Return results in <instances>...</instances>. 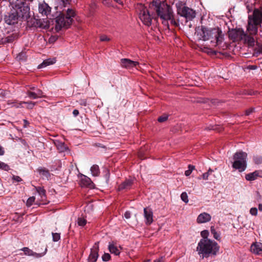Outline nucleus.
<instances>
[{"label": "nucleus", "instance_id": "obj_1", "mask_svg": "<svg viewBox=\"0 0 262 262\" xmlns=\"http://www.w3.org/2000/svg\"><path fill=\"white\" fill-rule=\"evenodd\" d=\"M198 34L201 39L209 41V46L224 49V34L219 28H208L202 26Z\"/></svg>", "mask_w": 262, "mask_h": 262}, {"label": "nucleus", "instance_id": "obj_2", "mask_svg": "<svg viewBox=\"0 0 262 262\" xmlns=\"http://www.w3.org/2000/svg\"><path fill=\"white\" fill-rule=\"evenodd\" d=\"M30 11L29 7L24 2L17 0L12 4V9L5 15L4 19L8 25H14L19 20L27 17Z\"/></svg>", "mask_w": 262, "mask_h": 262}, {"label": "nucleus", "instance_id": "obj_3", "mask_svg": "<svg viewBox=\"0 0 262 262\" xmlns=\"http://www.w3.org/2000/svg\"><path fill=\"white\" fill-rule=\"evenodd\" d=\"M220 247L215 241L210 239H201L196 248L199 254H202L203 258L208 257L210 255H215Z\"/></svg>", "mask_w": 262, "mask_h": 262}, {"label": "nucleus", "instance_id": "obj_4", "mask_svg": "<svg viewBox=\"0 0 262 262\" xmlns=\"http://www.w3.org/2000/svg\"><path fill=\"white\" fill-rule=\"evenodd\" d=\"M247 154L245 152L239 151L235 152L233 155L232 167L239 172L244 171L247 167Z\"/></svg>", "mask_w": 262, "mask_h": 262}, {"label": "nucleus", "instance_id": "obj_5", "mask_svg": "<svg viewBox=\"0 0 262 262\" xmlns=\"http://www.w3.org/2000/svg\"><path fill=\"white\" fill-rule=\"evenodd\" d=\"M178 13L185 18L186 21L192 20L196 16L195 11L185 6V4L179 2L176 4Z\"/></svg>", "mask_w": 262, "mask_h": 262}, {"label": "nucleus", "instance_id": "obj_6", "mask_svg": "<svg viewBox=\"0 0 262 262\" xmlns=\"http://www.w3.org/2000/svg\"><path fill=\"white\" fill-rule=\"evenodd\" d=\"M139 17L141 21L146 26H149L151 25L152 17L146 7L143 5H140L138 8Z\"/></svg>", "mask_w": 262, "mask_h": 262}, {"label": "nucleus", "instance_id": "obj_7", "mask_svg": "<svg viewBox=\"0 0 262 262\" xmlns=\"http://www.w3.org/2000/svg\"><path fill=\"white\" fill-rule=\"evenodd\" d=\"M149 7L160 17L162 20V23H164V1L152 0L149 4Z\"/></svg>", "mask_w": 262, "mask_h": 262}, {"label": "nucleus", "instance_id": "obj_8", "mask_svg": "<svg viewBox=\"0 0 262 262\" xmlns=\"http://www.w3.org/2000/svg\"><path fill=\"white\" fill-rule=\"evenodd\" d=\"M55 29L57 32H59L62 28H68L71 25V20L67 19L64 14L60 13L55 18Z\"/></svg>", "mask_w": 262, "mask_h": 262}, {"label": "nucleus", "instance_id": "obj_9", "mask_svg": "<svg viewBox=\"0 0 262 262\" xmlns=\"http://www.w3.org/2000/svg\"><path fill=\"white\" fill-rule=\"evenodd\" d=\"M165 20H167V28H169V24L174 26H178L179 23L174 18L173 12L169 5H165Z\"/></svg>", "mask_w": 262, "mask_h": 262}, {"label": "nucleus", "instance_id": "obj_10", "mask_svg": "<svg viewBox=\"0 0 262 262\" xmlns=\"http://www.w3.org/2000/svg\"><path fill=\"white\" fill-rule=\"evenodd\" d=\"M244 36H245V33L241 28L232 29L229 32V38L233 41L243 40Z\"/></svg>", "mask_w": 262, "mask_h": 262}, {"label": "nucleus", "instance_id": "obj_11", "mask_svg": "<svg viewBox=\"0 0 262 262\" xmlns=\"http://www.w3.org/2000/svg\"><path fill=\"white\" fill-rule=\"evenodd\" d=\"M98 242L95 243L91 249V252L88 257V262H96L98 258L99 254Z\"/></svg>", "mask_w": 262, "mask_h": 262}, {"label": "nucleus", "instance_id": "obj_12", "mask_svg": "<svg viewBox=\"0 0 262 262\" xmlns=\"http://www.w3.org/2000/svg\"><path fill=\"white\" fill-rule=\"evenodd\" d=\"M51 10V8L49 5L45 2L40 3L38 5L39 12L42 15L48 16L50 14Z\"/></svg>", "mask_w": 262, "mask_h": 262}, {"label": "nucleus", "instance_id": "obj_13", "mask_svg": "<svg viewBox=\"0 0 262 262\" xmlns=\"http://www.w3.org/2000/svg\"><path fill=\"white\" fill-rule=\"evenodd\" d=\"M121 66L122 68L130 69L139 64L137 61H134L127 58H122L120 60Z\"/></svg>", "mask_w": 262, "mask_h": 262}, {"label": "nucleus", "instance_id": "obj_14", "mask_svg": "<svg viewBox=\"0 0 262 262\" xmlns=\"http://www.w3.org/2000/svg\"><path fill=\"white\" fill-rule=\"evenodd\" d=\"M80 185L82 187H86L91 189L95 187V184L91 179L87 176L82 175L80 180Z\"/></svg>", "mask_w": 262, "mask_h": 262}, {"label": "nucleus", "instance_id": "obj_15", "mask_svg": "<svg viewBox=\"0 0 262 262\" xmlns=\"http://www.w3.org/2000/svg\"><path fill=\"white\" fill-rule=\"evenodd\" d=\"M134 180L132 179H126L124 181L122 182L119 186L117 188L118 191H121L123 190H128L129 189L133 184Z\"/></svg>", "mask_w": 262, "mask_h": 262}, {"label": "nucleus", "instance_id": "obj_16", "mask_svg": "<svg viewBox=\"0 0 262 262\" xmlns=\"http://www.w3.org/2000/svg\"><path fill=\"white\" fill-rule=\"evenodd\" d=\"M144 216L145 219V224L150 225L153 222V213L149 208H144Z\"/></svg>", "mask_w": 262, "mask_h": 262}, {"label": "nucleus", "instance_id": "obj_17", "mask_svg": "<svg viewBox=\"0 0 262 262\" xmlns=\"http://www.w3.org/2000/svg\"><path fill=\"white\" fill-rule=\"evenodd\" d=\"M251 251L256 255H259L262 253V243L255 242L251 246Z\"/></svg>", "mask_w": 262, "mask_h": 262}, {"label": "nucleus", "instance_id": "obj_18", "mask_svg": "<svg viewBox=\"0 0 262 262\" xmlns=\"http://www.w3.org/2000/svg\"><path fill=\"white\" fill-rule=\"evenodd\" d=\"M261 174H262V171L255 170L253 172L246 174L245 179L247 181H252L256 180L258 177H262Z\"/></svg>", "mask_w": 262, "mask_h": 262}, {"label": "nucleus", "instance_id": "obj_19", "mask_svg": "<svg viewBox=\"0 0 262 262\" xmlns=\"http://www.w3.org/2000/svg\"><path fill=\"white\" fill-rule=\"evenodd\" d=\"M21 250L24 252V253L26 255H28L29 256H35L36 257H40L43 256L46 254V253L47 251V248H46L45 251L41 253H37L34 252L33 251L29 249L27 247H24Z\"/></svg>", "mask_w": 262, "mask_h": 262}, {"label": "nucleus", "instance_id": "obj_20", "mask_svg": "<svg viewBox=\"0 0 262 262\" xmlns=\"http://www.w3.org/2000/svg\"><path fill=\"white\" fill-rule=\"evenodd\" d=\"M211 215L207 213L203 212L199 215L197 218L198 223H204L209 222L211 220Z\"/></svg>", "mask_w": 262, "mask_h": 262}, {"label": "nucleus", "instance_id": "obj_21", "mask_svg": "<svg viewBox=\"0 0 262 262\" xmlns=\"http://www.w3.org/2000/svg\"><path fill=\"white\" fill-rule=\"evenodd\" d=\"M37 171L43 179L48 180L50 177L49 170L45 167H40L37 169Z\"/></svg>", "mask_w": 262, "mask_h": 262}, {"label": "nucleus", "instance_id": "obj_22", "mask_svg": "<svg viewBox=\"0 0 262 262\" xmlns=\"http://www.w3.org/2000/svg\"><path fill=\"white\" fill-rule=\"evenodd\" d=\"M30 23L33 27L36 28H45L46 25H44L43 21L40 19H36L32 18L30 19Z\"/></svg>", "mask_w": 262, "mask_h": 262}, {"label": "nucleus", "instance_id": "obj_23", "mask_svg": "<svg viewBox=\"0 0 262 262\" xmlns=\"http://www.w3.org/2000/svg\"><path fill=\"white\" fill-rule=\"evenodd\" d=\"M56 58H48L44 60L43 62L38 66V69L46 67L48 66L52 65L56 62Z\"/></svg>", "mask_w": 262, "mask_h": 262}, {"label": "nucleus", "instance_id": "obj_24", "mask_svg": "<svg viewBox=\"0 0 262 262\" xmlns=\"http://www.w3.org/2000/svg\"><path fill=\"white\" fill-rule=\"evenodd\" d=\"M108 248L110 252L115 255H119L120 253L119 249L114 244L110 243Z\"/></svg>", "mask_w": 262, "mask_h": 262}, {"label": "nucleus", "instance_id": "obj_25", "mask_svg": "<svg viewBox=\"0 0 262 262\" xmlns=\"http://www.w3.org/2000/svg\"><path fill=\"white\" fill-rule=\"evenodd\" d=\"M90 170L92 176L94 177H98L100 173L99 166L96 164L93 165L91 167Z\"/></svg>", "mask_w": 262, "mask_h": 262}, {"label": "nucleus", "instance_id": "obj_26", "mask_svg": "<svg viewBox=\"0 0 262 262\" xmlns=\"http://www.w3.org/2000/svg\"><path fill=\"white\" fill-rule=\"evenodd\" d=\"M55 144L60 152H64L67 149L64 143L57 141Z\"/></svg>", "mask_w": 262, "mask_h": 262}, {"label": "nucleus", "instance_id": "obj_27", "mask_svg": "<svg viewBox=\"0 0 262 262\" xmlns=\"http://www.w3.org/2000/svg\"><path fill=\"white\" fill-rule=\"evenodd\" d=\"M75 15V13L74 11L72 9L68 8L67 10V15L66 17V18L67 19H70L71 20V24L72 23L73 21V17H74Z\"/></svg>", "mask_w": 262, "mask_h": 262}, {"label": "nucleus", "instance_id": "obj_28", "mask_svg": "<svg viewBox=\"0 0 262 262\" xmlns=\"http://www.w3.org/2000/svg\"><path fill=\"white\" fill-rule=\"evenodd\" d=\"M243 40H244L246 42H247L249 46H253L254 44V39L253 37L250 36L245 33V36L243 37Z\"/></svg>", "mask_w": 262, "mask_h": 262}, {"label": "nucleus", "instance_id": "obj_29", "mask_svg": "<svg viewBox=\"0 0 262 262\" xmlns=\"http://www.w3.org/2000/svg\"><path fill=\"white\" fill-rule=\"evenodd\" d=\"M35 189L42 200L43 198H46V190L43 188L37 187H35Z\"/></svg>", "mask_w": 262, "mask_h": 262}, {"label": "nucleus", "instance_id": "obj_30", "mask_svg": "<svg viewBox=\"0 0 262 262\" xmlns=\"http://www.w3.org/2000/svg\"><path fill=\"white\" fill-rule=\"evenodd\" d=\"M210 231L212 234L213 235V237L216 240L219 241L220 239V234L217 233L214 227L213 226H211L210 228Z\"/></svg>", "mask_w": 262, "mask_h": 262}, {"label": "nucleus", "instance_id": "obj_31", "mask_svg": "<svg viewBox=\"0 0 262 262\" xmlns=\"http://www.w3.org/2000/svg\"><path fill=\"white\" fill-rule=\"evenodd\" d=\"M18 37L16 34H13L11 35L8 36L5 38V41L10 43L12 42L15 39Z\"/></svg>", "mask_w": 262, "mask_h": 262}, {"label": "nucleus", "instance_id": "obj_32", "mask_svg": "<svg viewBox=\"0 0 262 262\" xmlns=\"http://www.w3.org/2000/svg\"><path fill=\"white\" fill-rule=\"evenodd\" d=\"M23 103L21 102V103H17L16 102H15V101H12L11 100H9L8 102V104L9 105H11L12 107H14L15 108H19V107H22V104Z\"/></svg>", "mask_w": 262, "mask_h": 262}, {"label": "nucleus", "instance_id": "obj_33", "mask_svg": "<svg viewBox=\"0 0 262 262\" xmlns=\"http://www.w3.org/2000/svg\"><path fill=\"white\" fill-rule=\"evenodd\" d=\"M52 240L54 242L59 241L60 239V234L59 233H52Z\"/></svg>", "mask_w": 262, "mask_h": 262}, {"label": "nucleus", "instance_id": "obj_34", "mask_svg": "<svg viewBox=\"0 0 262 262\" xmlns=\"http://www.w3.org/2000/svg\"><path fill=\"white\" fill-rule=\"evenodd\" d=\"M253 160L256 164L259 165L262 164V157L260 156H256L253 157Z\"/></svg>", "mask_w": 262, "mask_h": 262}, {"label": "nucleus", "instance_id": "obj_35", "mask_svg": "<svg viewBox=\"0 0 262 262\" xmlns=\"http://www.w3.org/2000/svg\"><path fill=\"white\" fill-rule=\"evenodd\" d=\"M212 172H213V170H212L211 168H209L207 172L204 173L202 174V179L203 180H208L209 175H210Z\"/></svg>", "mask_w": 262, "mask_h": 262}, {"label": "nucleus", "instance_id": "obj_36", "mask_svg": "<svg viewBox=\"0 0 262 262\" xmlns=\"http://www.w3.org/2000/svg\"><path fill=\"white\" fill-rule=\"evenodd\" d=\"M26 94L28 95V96L31 99H35L37 98V97L36 96L37 95L35 94V92H31L30 91H27L26 92Z\"/></svg>", "mask_w": 262, "mask_h": 262}, {"label": "nucleus", "instance_id": "obj_37", "mask_svg": "<svg viewBox=\"0 0 262 262\" xmlns=\"http://www.w3.org/2000/svg\"><path fill=\"white\" fill-rule=\"evenodd\" d=\"M77 224L80 226H84L86 224V220L84 218L78 217L77 219Z\"/></svg>", "mask_w": 262, "mask_h": 262}, {"label": "nucleus", "instance_id": "obj_38", "mask_svg": "<svg viewBox=\"0 0 262 262\" xmlns=\"http://www.w3.org/2000/svg\"><path fill=\"white\" fill-rule=\"evenodd\" d=\"M0 169H2L6 171H8L10 170V168L8 165L3 162L0 161Z\"/></svg>", "mask_w": 262, "mask_h": 262}, {"label": "nucleus", "instance_id": "obj_39", "mask_svg": "<svg viewBox=\"0 0 262 262\" xmlns=\"http://www.w3.org/2000/svg\"><path fill=\"white\" fill-rule=\"evenodd\" d=\"M188 169L185 171V174L186 176H189L191 173L192 170L194 169V166L191 165H188Z\"/></svg>", "mask_w": 262, "mask_h": 262}, {"label": "nucleus", "instance_id": "obj_40", "mask_svg": "<svg viewBox=\"0 0 262 262\" xmlns=\"http://www.w3.org/2000/svg\"><path fill=\"white\" fill-rule=\"evenodd\" d=\"M181 200L185 203H187L188 202V195L186 192H183L181 193Z\"/></svg>", "mask_w": 262, "mask_h": 262}, {"label": "nucleus", "instance_id": "obj_41", "mask_svg": "<svg viewBox=\"0 0 262 262\" xmlns=\"http://www.w3.org/2000/svg\"><path fill=\"white\" fill-rule=\"evenodd\" d=\"M35 198L34 196H31L28 199L26 205L27 206H31L34 202L35 201Z\"/></svg>", "mask_w": 262, "mask_h": 262}, {"label": "nucleus", "instance_id": "obj_42", "mask_svg": "<svg viewBox=\"0 0 262 262\" xmlns=\"http://www.w3.org/2000/svg\"><path fill=\"white\" fill-rule=\"evenodd\" d=\"M111 258V255L109 253H105L102 256V259L104 261H107L110 260Z\"/></svg>", "mask_w": 262, "mask_h": 262}, {"label": "nucleus", "instance_id": "obj_43", "mask_svg": "<svg viewBox=\"0 0 262 262\" xmlns=\"http://www.w3.org/2000/svg\"><path fill=\"white\" fill-rule=\"evenodd\" d=\"M35 92L37 95L36 96H37V98H42V97H44V96L43 95V92L41 90L36 89V92Z\"/></svg>", "mask_w": 262, "mask_h": 262}, {"label": "nucleus", "instance_id": "obj_44", "mask_svg": "<svg viewBox=\"0 0 262 262\" xmlns=\"http://www.w3.org/2000/svg\"><path fill=\"white\" fill-rule=\"evenodd\" d=\"M201 236L203 237V239H208L207 238L208 235H209V232L208 231V230H203L201 232Z\"/></svg>", "mask_w": 262, "mask_h": 262}, {"label": "nucleus", "instance_id": "obj_45", "mask_svg": "<svg viewBox=\"0 0 262 262\" xmlns=\"http://www.w3.org/2000/svg\"><path fill=\"white\" fill-rule=\"evenodd\" d=\"M250 213L252 215H256L257 214V209L255 207L251 208L250 210Z\"/></svg>", "mask_w": 262, "mask_h": 262}, {"label": "nucleus", "instance_id": "obj_46", "mask_svg": "<svg viewBox=\"0 0 262 262\" xmlns=\"http://www.w3.org/2000/svg\"><path fill=\"white\" fill-rule=\"evenodd\" d=\"M255 111V108L251 107L247 110L246 111V115L248 116L250 114H251L252 113L254 112Z\"/></svg>", "mask_w": 262, "mask_h": 262}, {"label": "nucleus", "instance_id": "obj_47", "mask_svg": "<svg viewBox=\"0 0 262 262\" xmlns=\"http://www.w3.org/2000/svg\"><path fill=\"white\" fill-rule=\"evenodd\" d=\"M12 179L13 180L17 182H20L23 181L22 179L20 177L17 176H13Z\"/></svg>", "mask_w": 262, "mask_h": 262}, {"label": "nucleus", "instance_id": "obj_48", "mask_svg": "<svg viewBox=\"0 0 262 262\" xmlns=\"http://www.w3.org/2000/svg\"><path fill=\"white\" fill-rule=\"evenodd\" d=\"M100 39L101 41H109L110 39L105 35H102L100 36Z\"/></svg>", "mask_w": 262, "mask_h": 262}, {"label": "nucleus", "instance_id": "obj_49", "mask_svg": "<svg viewBox=\"0 0 262 262\" xmlns=\"http://www.w3.org/2000/svg\"><path fill=\"white\" fill-rule=\"evenodd\" d=\"M23 103H26V104H29V107L30 108H32L35 104V102H23Z\"/></svg>", "mask_w": 262, "mask_h": 262}, {"label": "nucleus", "instance_id": "obj_50", "mask_svg": "<svg viewBox=\"0 0 262 262\" xmlns=\"http://www.w3.org/2000/svg\"><path fill=\"white\" fill-rule=\"evenodd\" d=\"M130 215H131V214H130V211H126L125 213H124V216L125 219H128L130 217Z\"/></svg>", "mask_w": 262, "mask_h": 262}, {"label": "nucleus", "instance_id": "obj_51", "mask_svg": "<svg viewBox=\"0 0 262 262\" xmlns=\"http://www.w3.org/2000/svg\"><path fill=\"white\" fill-rule=\"evenodd\" d=\"M144 262H151V261L150 260H147ZM154 262H164L163 261V257H161L160 259H156L154 260Z\"/></svg>", "mask_w": 262, "mask_h": 262}, {"label": "nucleus", "instance_id": "obj_52", "mask_svg": "<svg viewBox=\"0 0 262 262\" xmlns=\"http://www.w3.org/2000/svg\"><path fill=\"white\" fill-rule=\"evenodd\" d=\"M5 154V149L4 147L0 145V156H3Z\"/></svg>", "mask_w": 262, "mask_h": 262}, {"label": "nucleus", "instance_id": "obj_53", "mask_svg": "<svg viewBox=\"0 0 262 262\" xmlns=\"http://www.w3.org/2000/svg\"><path fill=\"white\" fill-rule=\"evenodd\" d=\"M79 111L78 110H74L73 111V114L74 116L76 117L79 115Z\"/></svg>", "mask_w": 262, "mask_h": 262}, {"label": "nucleus", "instance_id": "obj_54", "mask_svg": "<svg viewBox=\"0 0 262 262\" xmlns=\"http://www.w3.org/2000/svg\"><path fill=\"white\" fill-rule=\"evenodd\" d=\"M256 194H257L256 199L258 201H260L261 199V196L258 192H257Z\"/></svg>", "mask_w": 262, "mask_h": 262}, {"label": "nucleus", "instance_id": "obj_55", "mask_svg": "<svg viewBox=\"0 0 262 262\" xmlns=\"http://www.w3.org/2000/svg\"><path fill=\"white\" fill-rule=\"evenodd\" d=\"M158 121L160 122H164V116H161L158 118Z\"/></svg>", "mask_w": 262, "mask_h": 262}, {"label": "nucleus", "instance_id": "obj_56", "mask_svg": "<svg viewBox=\"0 0 262 262\" xmlns=\"http://www.w3.org/2000/svg\"><path fill=\"white\" fill-rule=\"evenodd\" d=\"M24 127H27V125L29 124V122L27 120H25V119L24 120Z\"/></svg>", "mask_w": 262, "mask_h": 262}, {"label": "nucleus", "instance_id": "obj_57", "mask_svg": "<svg viewBox=\"0 0 262 262\" xmlns=\"http://www.w3.org/2000/svg\"><path fill=\"white\" fill-rule=\"evenodd\" d=\"M258 209L259 211H262V204H259L258 205Z\"/></svg>", "mask_w": 262, "mask_h": 262}, {"label": "nucleus", "instance_id": "obj_58", "mask_svg": "<svg viewBox=\"0 0 262 262\" xmlns=\"http://www.w3.org/2000/svg\"><path fill=\"white\" fill-rule=\"evenodd\" d=\"M259 52L262 55V46L259 48Z\"/></svg>", "mask_w": 262, "mask_h": 262}, {"label": "nucleus", "instance_id": "obj_59", "mask_svg": "<svg viewBox=\"0 0 262 262\" xmlns=\"http://www.w3.org/2000/svg\"><path fill=\"white\" fill-rule=\"evenodd\" d=\"M30 89L31 90H36V89L35 86H30Z\"/></svg>", "mask_w": 262, "mask_h": 262}, {"label": "nucleus", "instance_id": "obj_60", "mask_svg": "<svg viewBox=\"0 0 262 262\" xmlns=\"http://www.w3.org/2000/svg\"><path fill=\"white\" fill-rule=\"evenodd\" d=\"M250 69H256V67H255L254 66H252L251 68Z\"/></svg>", "mask_w": 262, "mask_h": 262}, {"label": "nucleus", "instance_id": "obj_61", "mask_svg": "<svg viewBox=\"0 0 262 262\" xmlns=\"http://www.w3.org/2000/svg\"><path fill=\"white\" fill-rule=\"evenodd\" d=\"M168 119V116H166L165 115V118H164V119H165V121Z\"/></svg>", "mask_w": 262, "mask_h": 262}, {"label": "nucleus", "instance_id": "obj_62", "mask_svg": "<svg viewBox=\"0 0 262 262\" xmlns=\"http://www.w3.org/2000/svg\"><path fill=\"white\" fill-rule=\"evenodd\" d=\"M62 2H63V5L65 6L66 2L63 0L62 1Z\"/></svg>", "mask_w": 262, "mask_h": 262}, {"label": "nucleus", "instance_id": "obj_63", "mask_svg": "<svg viewBox=\"0 0 262 262\" xmlns=\"http://www.w3.org/2000/svg\"><path fill=\"white\" fill-rule=\"evenodd\" d=\"M66 2H67H67H68V0H66Z\"/></svg>", "mask_w": 262, "mask_h": 262}, {"label": "nucleus", "instance_id": "obj_64", "mask_svg": "<svg viewBox=\"0 0 262 262\" xmlns=\"http://www.w3.org/2000/svg\"><path fill=\"white\" fill-rule=\"evenodd\" d=\"M255 1H257L258 0H254Z\"/></svg>", "mask_w": 262, "mask_h": 262}]
</instances>
